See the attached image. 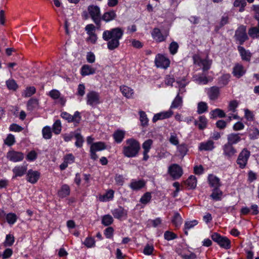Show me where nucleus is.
Returning a JSON list of instances; mask_svg holds the SVG:
<instances>
[{
	"mask_svg": "<svg viewBox=\"0 0 259 259\" xmlns=\"http://www.w3.org/2000/svg\"><path fill=\"white\" fill-rule=\"evenodd\" d=\"M124 30L122 28L115 27L105 30L102 34V38L107 41V48L111 51L114 50L119 46V40L122 38Z\"/></svg>",
	"mask_w": 259,
	"mask_h": 259,
	"instance_id": "f257e3e1",
	"label": "nucleus"
},
{
	"mask_svg": "<svg viewBox=\"0 0 259 259\" xmlns=\"http://www.w3.org/2000/svg\"><path fill=\"white\" fill-rule=\"evenodd\" d=\"M140 144L136 139H127L123 146L122 153L125 157L132 158L137 156L140 150Z\"/></svg>",
	"mask_w": 259,
	"mask_h": 259,
	"instance_id": "f03ea898",
	"label": "nucleus"
},
{
	"mask_svg": "<svg viewBox=\"0 0 259 259\" xmlns=\"http://www.w3.org/2000/svg\"><path fill=\"white\" fill-rule=\"evenodd\" d=\"M88 10L94 22L98 27H100L101 17L100 8L97 6H89Z\"/></svg>",
	"mask_w": 259,
	"mask_h": 259,
	"instance_id": "7ed1b4c3",
	"label": "nucleus"
},
{
	"mask_svg": "<svg viewBox=\"0 0 259 259\" xmlns=\"http://www.w3.org/2000/svg\"><path fill=\"white\" fill-rule=\"evenodd\" d=\"M211 239L221 247L226 249L230 248V241L226 237H222L217 233H213L211 236Z\"/></svg>",
	"mask_w": 259,
	"mask_h": 259,
	"instance_id": "20e7f679",
	"label": "nucleus"
},
{
	"mask_svg": "<svg viewBox=\"0 0 259 259\" xmlns=\"http://www.w3.org/2000/svg\"><path fill=\"white\" fill-rule=\"evenodd\" d=\"M250 155V151L246 148H244L239 153L237 159V163L239 165L240 168L242 169L245 167Z\"/></svg>",
	"mask_w": 259,
	"mask_h": 259,
	"instance_id": "39448f33",
	"label": "nucleus"
},
{
	"mask_svg": "<svg viewBox=\"0 0 259 259\" xmlns=\"http://www.w3.org/2000/svg\"><path fill=\"white\" fill-rule=\"evenodd\" d=\"M87 104L94 107L101 103L100 95L95 91H91L87 94Z\"/></svg>",
	"mask_w": 259,
	"mask_h": 259,
	"instance_id": "423d86ee",
	"label": "nucleus"
},
{
	"mask_svg": "<svg viewBox=\"0 0 259 259\" xmlns=\"http://www.w3.org/2000/svg\"><path fill=\"white\" fill-rule=\"evenodd\" d=\"M234 37L240 45H242L245 41L248 39V36L246 32V27L243 25L240 26L236 30Z\"/></svg>",
	"mask_w": 259,
	"mask_h": 259,
	"instance_id": "0eeeda50",
	"label": "nucleus"
},
{
	"mask_svg": "<svg viewBox=\"0 0 259 259\" xmlns=\"http://www.w3.org/2000/svg\"><path fill=\"white\" fill-rule=\"evenodd\" d=\"M61 116L68 122H74L75 125L79 123L81 119L80 113L78 111H76L73 115L66 112H62Z\"/></svg>",
	"mask_w": 259,
	"mask_h": 259,
	"instance_id": "6e6552de",
	"label": "nucleus"
},
{
	"mask_svg": "<svg viewBox=\"0 0 259 259\" xmlns=\"http://www.w3.org/2000/svg\"><path fill=\"white\" fill-rule=\"evenodd\" d=\"M223 155L228 159H231L234 157L237 153V150L232 145L226 143L222 147Z\"/></svg>",
	"mask_w": 259,
	"mask_h": 259,
	"instance_id": "1a4fd4ad",
	"label": "nucleus"
},
{
	"mask_svg": "<svg viewBox=\"0 0 259 259\" xmlns=\"http://www.w3.org/2000/svg\"><path fill=\"white\" fill-rule=\"evenodd\" d=\"M7 157L10 161L17 162L22 161L24 158V155L21 152L12 150L7 153Z\"/></svg>",
	"mask_w": 259,
	"mask_h": 259,
	"instance_id": "9d476101",
	"label": "nucleus"
},
{
	"mask_svg": "<svg viewBox=\"0 0 259 259\" xmlns=\"http://www.w3.org/2000/svg\"><path fill=\"white\" fill-rule=\"evenodd\" d=\"M168 172L174 179L180 178L183 174V170L177 164H173L168 168Z\"/></svg>",
	"mask_w": 259,
	"mask_h": 259,
	"instance_id": "9b49d317",
	"label": "nucleus"
},
{
	"mask_svg": "<svg viewBox=\"0 0 259 259\" xmlns=\"http://www.w3.org/2000/svg\"><path fill=\"white\" fill-rule=\"evenodd\" d=\"M155 63L157 67L166 69L169 66L170 61L164 56L158 54L155 57Z\"/></svg>",
	"mask_w": 259,
	"mask_h": 259,
	"instance_id": "f8f14e48",
	"label": "nucleus"
},
{
	"mask_svg": "<svg viewBox=\"0 0 259 259\" xmlns=\"http://www.w3.org/2000/svg\"><path fill=\"white\" fill-rule=\"evenodd\" d=\"M40 176V174L38 171L29 169L26 173V180L31 184H35L39 179Z\"/></svg>",
	"mask_w": 259,
	"mask_h": 259,
	"instance_id": "ddd939ff",
	"label": "nucleus"
},
{
	"mask_svg": "<svg viewBox=\"0 0 259 259\" xmlns=\"http://www.w3.org/2000/svg\"><path fill=\"white\" fill-rule=\"evenodd\" d=\"M27 169V166L26 165H19L14 167L13 169V172L14 174V176L13 177V179H15L17 177H22L26 173Z\"/></svg>",
	"mask_w": 259,
	"mask_h": 259,
	"instance_id": "4468645a",
	"label": "nucleus"
},
{
	"mask_svg": "<svg viewBox=\"0 0 259 259\" xmlns=\"http://www.w3.org/2000/svg\"><path fill=\"white\" fill-rule=\"evenodd\" d=\"M255 19L257 21V25L251 27L248 31L249 35L252 38H259V16L255 15Z\"/></svg>",
	"mask_w": 259,
	"mask_h": 259,
	"instance_id": "2eb2a0df",
	"label": "nucleus"
},
{
	"mask_svg": "<svg viewBox=\"0 0 259 259\" xmlns=\"http://www.w3.org/2000/svg\"><path fill=\"white\" fill-rule=\"evenodd\" d=\"M112 213L115 219L119 220L127 216L126 210L121 206H119L112 210Z\"/></svg>",
	"mask_w": 259,
	"mask_h": 259,
	"instance_id": "dca6fc26",
	"label": "nucleus"
},
{
	"mask_svg": "<svg viewBox=\"0 0 259 259\" xmlns=\"http://www.w3.org/2000/svg\"><path fill=\"white\" fill-rule=\"evenodd\" d=\"M214 147V142L209 140L206 142L200 143L199 145V150L200 151H212Z\"/></svg>",
	"mask_w": 259,
	"mask_h": 259,
	"instance_id": "f3484780",
	"label": "nucleus"
},
{
	"mask_svg": "<svg viewBox=\"0 0 259 259\" xmlns=\"http://www.w3.org/2000/svg\"><path fill=\"white\" fill-rule=\"evenodd\" d=\"M152 35L157 42H161L165 40L167 34L163 35L159 29L154 28L152 32Z\"/></svg>",
	"mask_w": 259,
	"mask_h": 259,
	"instance_id": "a211bd4d",
	"label": "nucleus"
},
{
	"mask_svg": "<svg viewBox=\"0 0 259 259\" xmlns=\"http://www.w3.org/2000/svg\"><path fill=\"white\" fill-rule=\"evenodd\" d=\"M172 113L173 112L171 110L157 113L154 116L152 121L153 122H155L158 120L169 118L172 115Z\"/></svg>",
	"mask_w": 259,
	"mask_h": 259,
	"instance_id": "6ab92c4d",
	"label": "nucleus"
},
{
	"mask_svg": "<svg viewBox=\"0 0 259 259\" xmlns=\"http://www.w3.org/2000/svg\"><path fill=\"white\" fill-rule=\"evenodd\" d=\"M245 73L243 66L239 64H237L233 68V74L237 78L242 76Z\"/></svg>",
	"mask_w": 259,
	"mask_h": 259,
	"instance_id": "aec40b11",
	"label": "nucleus"
},
{
	"mask_svg": "<svg viewBox=\"0 0 259 259\" xmlns=\"http://www.w3.org/2000/svg\"><path fill=\"white\" fill-rule=\"evenodd\" d=\"M220 94V89L216 86H213L209 89L208 95L211 100H215L218 99Z\"/></svg>",
	"mask_w": 259,
	"mask_h": 259,
	"instance_id": "412c9836",
	"label": "nucleus"
},
{
	"mask_svg": "<svg viewBox=\"0 0 259 259\" xmlns=\"http://www.w3.org/2000/svg\"><path fill=\"white\" fill-rule=\"evenodd\" d=\"M116 17V14L115 11L114 10H111L104 13L101 17V20H103L106 22H108L115 19Z\"/></svg>",
	"mask_w": 259,
	"mask_h": 259,
	"instance_id": "4be33fe9",
	"label": "nucleus"
},
{
	"mask_svg": "<svg viewBox=\"0 0 259 259\" xmlns=\"http://www.w3.org/2000/svg\"><path fill=\"white\" fill-rule=\"evenodd\" d=\"M228 142L227 143L230 144L232 145L236 144L241 141L240 134H230L227 136Z\"/></svg>",
	"mask_w": 259,
	"mask_h": 259,
	"instance_id": "5701e85b",
	"label": "nucleus"
},
{
	"mask_svg": "<svg viewBox=\"0 0 259 259\" xmlns=\"http://www.w3.org/2000/svg\"><path fill=\"white\" fill-rule=\"evenodd\" d=\"M96 72V69L89 65H84L81 69V74L82 76L94 74Z\"/></svg>",
	"mask_w": 259,
	"mask_h": 259,
	"instance_id": "b1692460",
	"label": "nucleus"
},
{
	"mask_svg": "<svg viewBox=\"0 0 259 259\" xmlns=\"http://www.w3.org/2000/svg\"><path fill=\"white\" fill-rule=\"evenodd\" d=\"M208 180L211 187L214 188H219L221 186L220 179L213 175H209Z\"/></svg>",
	"mask_w": 259,
	"mask_h": 259,
	"instance_id": "393cba45",
	"label": "nucleus"
},
{
	"mask_svg": "<svg viewBox=\"0 0 259 259\" xmlns=\"http://www.w3.org/2000/svg\"><path fill=\"white\" fill-rule=\"evenodd\" d=\"M238 50L240 53L242 60L249 61L250 59L251 54L249 52L245 50V49L241 46L238 47Z\"/></svg>",
	"mask_w": 259,
	"mask_h": 259,
	"instance_id": "a878e982",
	"label": "nucleus"
},
{
	"mask_svg": "<svg viewBox=\"0 0 259 259\" xmlns=\"http://www.w3.org/2000/svg\"><path fill=\"white\" fill-rule=\"evenodd\" d=\"M222 195L223 192L219 188H215L212 190L210 197L215 201H220L222 199Z\"/></svg>",
	"mask_w": 259,
	"mask_h": 259,
	"instance_id": "bb28decb",
	"label": "nucleus"
},
{
	"mask_svg": "<svg viewBox=\"0 0 259 259\" xmlns=\"http://www.w3.org/2000/svg\"><path fill=\"white\" fill-rule=\"evenodd\" d=\"M185 184L189 189H194L197 184L196 178L194 176H190L188 179L185 181Z\"/></svg>",
	"mask_w": 259,
	"mask_h": 259,
	"instance_id": "cd10ccee",
	"label": "nucleus"
},
{
	"mask_svg": "<svg viewBox=\"0 0 259 259\" xmlns=\"http://www.w3.org/2000/svg\"><path fill=\"white\" fill-rule=\"evenodd\" d=\"M145 182L143 180L133 181L130 184V187L134 190H138L145 186Z\"/></svg>",
	"mask_w": 259,
	"mask_h": 259,
	"instance_id": "c85d7f7f",
	"label": "nucleus"
},
{
	"mask_svg": "<svg viewBox=\"0 0 259 259\" xmlns=\"http://www.w3.org/2000/svg\"><path fill=\"white\" fill-rule=\"evenodd\" d=\"M90 148L97 152L105 149L106 148V146L104 142H98L93 143L91 145Z\"/></svg>",
	"mask_w": 259,
	"mask_h": 259,
	"instance_id": "c756f323",
	"label": "nucleus"
},
{
	"mask_svg": "<svg viewBox=\"0 0 259 259\" xmlns=\"http://www.w3.org/2000/svg\"><path fill=\"white\" fill-rule=\"evenodd\" d=\"M124 132L120 130L116 131L113 136L115 141L117 143H120L124 138Z\"/></svg>",
	"mask_w": 259,
	"mask_h": 259,
	"instance_id": "7c9ffc66",
	"label": "nucleus"
},
{
	"mask_svg": "<svg viewBox=\"0 0 259 259\" xmlns=\"http://www.w3.org/2000/svg\"><path fill=\"white\" fill-rule=\"evenodd\" d=\"M211 118H215L217 117L223 118L226 117V114L223 110L217 108L210 112Z\"/></svg>",
	"mask_w": 259,
	"mask_h": 259,
	"instance_id": "2f4dec72",
	"label": "nucleus"
},
{
	"mask_svg": "<svg viewBox=\"0 0 259 259\" xmlns=\"http://www.w3.org/2000/svg\"><path fill=\"white\" fill-rule=\"evenodd\" d=\"M70 194V188L67 185L62 186L61 190L58 192V195L60 197L64 198L68 196Z\"/></svg>",
	"mask_w": 259,
	"mask_h": 259,
	"instance_id": "473e14b6",
	"label": "nucleus"
},
{
	"mask_svg": "<svg viewBox=\"0 0 259 259\" xmlns=\"http://www.w3.org/2000/svg\"><path fill=\"white\" fill-rule=\"evenodd\" d=\"M120 91L122 94L127 98H130L134 94L133 90L127 86L120 87Z\"/></svg>",
	"mask_w": 259,
	"mask_h": 259,
	"instance_id": "72a5a7b5",
	"label": "nucleus"
},
{
	"mask_svg": "<svg viewBox=\"0 0 259 259\" xmlns=\"http://www.w3.org/2000/svg\"><path fill=\"white\" fill-rule=\"evenodd\" d=\"M195 124L197 125L200 130H203L206 126V118L204 116H201L199 118V121H195Z\"/></svg>",
	"mask_w": 259,
	"mask_h": 259,
	"instance_id": "f704fd0d",
	"label": "nucleus"
},
{
	"mask_svg": "<svg viewBox=\"0 0 259 259\" xmlns=\"http://www.w3.org/2000/svg\"><path fill=\"white\" fill-rule=\"evenodd\" d=\"M199 66H202L203 71H207L210 67L211 62L207 59H200L198 63Z\"/></svg>",
	"mask_w": 259,
	"mask_h": 259,
	"instance_id": "c9c22d12",
	"label": "nucleus"
},
{
	"mask_svg": "<svg viewBox=\"0 0 259 259\" xmlns=\"http://www.w3.org/2000/svg\"><path fill=\"white\" fill-rule=\"evenodd\" d=\"M114 196V191L112 190H108L106 194L100 197V200L103 201H107L111 200Z\"/></svg>",
	"mask_w": 259,
	"mask_h": 259,
	"instance_id": "e433bc0d",
	"label": "nucleus"
},
{
	"mask_svg": "<svg viewBox=\"0 0 259 259\" xmlns=\"http://www.w3.org/2000/svg\"><path fill=\"white\" fill-rule=\"evenodd\" d=\"M38 105V100L36 99L31 98L27 103V109L28 110L32 111L36 108Z\"/></svg>",
	"mask_w": 259,
	"mask_h": 259,
	"instance_id": "4c0bfd02",
	"label": "nucleus"
},
{
	"mask_svg": "<svg viewBox=\"0 0 259 259\" xmlns=\"http://www.w3.org/2000/svg\"><path fill=\"white\" fill-rule=\"evenodd\" d=\"M208 106L207 104L204 102L198 103L197 106V112L198 114H202L207 111Z\"/></svg>",
	"mask_w": 259,
	"mask_h": 259,
	"instance_id": "58836bf2",
	"label": "nucleus"
},
{
	"mask_svg": "<svg viewBox=\"0 0 259 259\" xmlns=\"http://www.w3.org/2000/svg\"><path fill=\"white\" fill-rule=\"evenodd\" d=\"M62 126L61 122L60 120H57L53 125V132L56 134H59L61 132Z\"/></svg>",
	"mask_w": 259,
	"mask_h": 259,
	"instance_id": "ea45409f",
	"label": "nucleus"
},
{
	"mask_svg": "<svg viewBox=\"0 0 259 259\" xmlns=\"http://www.w3.org/2000/svg\"><path fill=\"white\" fill-rule=\"evenodd\" d=\"M172 222L176 227L180 226L182 224V219L178 212L175 213L174 218L172 220Z\"/></svg>",
	"mask_w": 259,
	"mask_h": 259,
	"instance_id": "a19ab883",
	"label": "nucleus"
},
{
	"mask_svg": "<svg viewBox=\"0 0 259 259\" xmlns=\"http://www.w3.org/2000/svg\"><path fill=\"white\" fill-rule=\"evenodd\" d=\"M113 222V219L110 214H106L103 217L102 219V223L105 226L111 225Z\"/></svg>",
	"mask_w": 259,
	"mask_h": 259,
	"instance_id": "79ce46f5",
	"label": "nucleus"
},
{
	"mask_svg": "<svg viewBox=\"0 0 259 259\" xmlns=\"http://www.w3.org/2000/svg\"><path fill=\"white\" fill-rule=\"evenodd\" d=\"M43 138L45 139H50L52 137V131L50 127L46 126L42 130Z\"/></svg>",
	"mask_w": 259,
	"mask_h": 259,
	"instance_id": "37998d69",
	"label": "nucleus"
},
{
	"mask_svg": "<svg viewBox=\"0 0 259 259\" xmlns=\"http://www.w3.org/2000/svg\"><path fill=\"white\" fill-rule=\"evenodd\" d=\"M140 114V120L141 123V125L143 126H145L148 125V119L145 112L143 111L139 112Z\"/></svg>",
	"mask_w": 259,
	"mask_h": 259,
	"instance_id": "c03bdc74",
	"label": "nucleus"
},
{
	"mask_svg": "<svg viewBox=\"0 0 259 259\" xmlns=\"http://www.w3.org/2000/svg\"><path fill=\"white\" fill-rule=\"evenodd\" d=\"M74 137L76 139V142L75 145L77 147H81L82 146V144L84 142L83 137L80 135V133H76L74 134Z\"/></svg>",
	"mask_w": 259,
	"mask_h": 259,
	"instance_id": "a18cd8bd",
	"label": "nucleus"
},
{
	"mask_svg": "<svg viewBox=\"0 0 259 259\" xmlns=\"http://www.w3.org/2000/svg\"><path fill=\"white\" fill-rule=\"evenodd\" d=\"M182 104V98L179 95L177 96L174 100L173 101L171 108H176L181 106Z\"/></svg>",
	"mask_w": 259,
	"mask_h": 259,
	"instance_id": "49530a36",
	"label": "nucleus"
},
{
	"mask_svg": "<svg viewBox=\"0 0 259 259\" xmlns=\"http://www.w3.org/2000/svg\"><path fill=\"white\" fill-rule=\"evenodd\" d=\"M6 220L9 224L13 225L16 222L17 217L15 213H9L6 215Z\"/></svg>",
	"mask_w": 259,
	"mask_h": 259,
	"instance_id": "de8ad7c7",
	"label": "nucleus"
},
{
	"mask_svg": "<svg viewBox=\"0 0 259 259\" xmlns=\"http://www.w3.org/2000/svg\"><path fill=\"white\" fill-rule=\"evenodd\" d=\"M246 5L245 0H235L234 3V6L236 7H240L239 9L240 12L244 11V8Z\"/></svg>",
	"mask_w": 259,
	"mask_h": 259,
	"instance_id": "09e8293b",
	"label": "nucleus"
},
{
	"mask_svg": "<svg viewBox=\"0 0 259 259\" xmlns=\"http://www.w3.org/2000/svg\"><path fill=\"white\" fill-rule=\"evenodd\" d=\"M194 80L198 84H206L208 83V80L206 76H194Z\"/></svg>",
	"mask_w": 259,
	"mask_h": 259,
	"instance_id": "8fccbe9b",
	"label": "nucleus"
},
{
	"mask_svg": "<svg viewBox=\"0 0 259 259\" xmlns=\"http://www.w3.org/2000/svg\"><path fill=\"white\" fill-rule=\"evenodd\" d=\"M179 48V45L176 41H172L170 43L169 46V50L171 54H176Z\"/></svg>",
	"mask_w": 259,
	"mask_h": 259,
	"instance_id": "3c124183",
	"label": "nucleus"
},
{
	"mask_svg": "<svg viewBox=\"0 0 259 259\" xmlns=\"http://www.w3.org/2000/svg\"><path fill=\"white\" fill-rule=\"evenodd\" d=\"M14 242V237L12 235L8 234L7 235L6 240L4 242L5 246H11L13 245Z\"/></svg>",
	"mask_w": 259,
	"mask_h": 259,
	"instance_id": "603ef678",
	"label": "nucleus"
},
{
	"mask_svg": "<svg viewBox=\"0 0 259 259\" xmlns=\"http://www.w3.org/2000/svg\"><path fill=\"white\" fill-rule=\"evenodd\" d=\"M198 222L197 220H194L190 221H186L184 225L185 230H189L198 224Z\"/></svg>",
	"mask_w": 259,
	"mask_h": 259,
	"instance_id": "864d4df0",
	"label": "nucleus"
},
{
	"mask_svg": "<svg viewBox=\"0 0 259 259\" xmlns=\"http://www.w3.org/2000/svg\"><path fill=\"white\" fill-rule=\"evenodd\" d=\"M151 199V195L150 192H146L144 195L141 198L140 202L144 204L148 203L150 202Z\"/></svg>",
	"mask_w": 259,
	"mask_h": 259,
	"instance_id": "5fc2aeb1",
	"label": "nucleus"
},
{
	"mask_svg": "<svg viewBox=\"0 0 259 259\" xmlns=\"http://www.w3.org/2000/svg\"><path fill=\"white\" fill-rule=\"evenodd\" d=\"M83 244L88 248H91L94 247L95 245V241L93 238L92 237H87L84 242Z\"/></svg>",
	"mask_w": 259,
	"mask_h": 259,
	"instance_id": "6e6d98bb",
	"label": "nucleus"
},
{
	"mask_svg": "<svg viewBox=\"0 0 259 259\" xmlns=\"http://www.w3.org/2000/svg\"><path fill=\"white\" fill-rule=\"evenodd\" d=\"M250 139H256L259 136V130L256 128H253L250 130L249 135Z\"/></svg>",
	"mask_w": 259,
	"mask_h": 259,
	"instance_id": "4d7b16f0",
	"label": "nucleus"
},
{
	"mask_svg": "<svg viewBox=\"0 0 259 259\" xmlns=\"http://www.w3.org/2000/svg\"><path fill=\"white\" fill-rule=\"evenodd\" d=\"M152 143H153V141L151 139H148V140L145 141L142 145V148L144 149V151L149 152L150 149H151Z\"/></svg>",
	"mask_w": 259,
	"mask_h": 259,
	"instance_id": "13d9d810",
	"label": "nucleus"
},
{
	"mask_svg": "<svg viewBox=\"0 0 259 259\" xmlns=\"http://www.w3.org/2000/svg\"><path fill=\"white\" fill-rule=\"evenodd\" d=\"M164 237L167 240H171L177 238V235L174 233L167 231L164 233Z\"/></svg>",
	"mask_w": 259,
	"mask_h": 259,
	"instance_id": "bf43d9fd",
	"label": "nucleus"
},
{
	"mask_svg": "<svg viewBox=\"0 0 259 259\" xmlns=\"http://www.w3.org/2000/svg\"><path fill=\"white\" fill-rule=\"evenodd\" d=\"M169 141L171 144L177 146L179 145V142L176 134L170 133Z\"/></svg>",
	"mask_w": 259,
	"mask_h": 259,
	"instance_id": "052dcab7",
	"label": "nucleus"
},
{
	"mask_svg": "<svg viewBox=\"0 0 259 259\" xmlns=\"http://www.w3.org/2000/svg\"><path fill=\"white\" fill-rule=\"evenodd\" d=\"M6 84H7V87L10 90H16L18 88V85H17L16 82L13 79L7 80L6 81Z\"/></svg>",
	"mask_w": 259,
	"mask_h": 259,
	"instance_id": "680f3d73",
	"label": "nucleus"
},
{
	"mask_svg": "<svg viewBox=\"0 0 259 259\" xmlns=\"http://www.w3.org/2000/svg\"><path fill=\"white\" fill-rule=\"evenodd\" d=\"M177 148L181 155L183 156L186 154L188 149L186 144H182L181 145H178Z\"/></svg>",
	"mask_w": 259,
	"mask_h": 259,
	"instance_id": "e2e57ef3",
	"label": "nucleus"
},
{
	"mask_svg": "<svg viewBox=\"0 0 259 259\" xmlns=\"http://www.w3.org/2000/svg\"><path fill=\"white\" fill-rule=\"evenodd\" d=\"M35 92L36 90L34 87L27 88L24 92L25 97H29L33 95Z\"/></svg>",
	"mask_w": 259,
	"mask_h": 259,
	"instance_id": "0e129e2a",
	"label": "nucleus"
},
{
	"mask_svg": "<svg viewBox=\"0 0 259 259\" xmlns=\"http://www.w3.org/2000/svg\"><path fill=\"white\" fill-rule=\"evenodd\" d=\"M85 30L89 35L95 34L94 32L95 31V27L92 24L87 25L85 27Z\"/></svg>",
	"mask_w": 259,
	"mask_h": 259,
	"instance_id": "69168bd1",
	"label": "nucleus"
},
{
	"mask_svg": "<svg viewBox=\"0 0 259 259\" xmlns=\"http://www.w3.org/2000/svg\"><path fill=\"white\" fill-rule=\"evenodd\" d=\"M154 250V247L153 245H150L149 244H147L144 247L143 253L145 255H151Z\"/></svg>",
	"mask_w": 259,
	"mask_h": 259,
	"instance_id": "338daca9",
	"label": "nucleus"
},
{
	"mask_svg": "<svg viewBox=\"0 0 259 259\" xmlns=\"http://www.w3.org/2000/svg\"><path fill=\"white\" fill-rule=\"evenodd\" d=\"M15 142L14 136L12 134H9L5 140V143L8 146H11L14 144Z\"/></svg>",
	"mask_w": 259,
	"mask_h": 259,
	"instance_id": "774afa93",
	"label": "nucleus"
}]
</instances>
